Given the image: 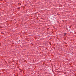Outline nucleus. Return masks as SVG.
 <instances>
[{
	"instance_id": "f257e3e1",
	"label": "nucleus",
	"mask_w": 76,
	"mask_h": 76,
	"mask_svg": "<svg viewBox=\"0 0 76 76\" xmlns=\"http://www.w3.org/2000/svg\"><path fill=\"white\" fill-rule=\"evenodd\" d=\"M65 35H66V33H65Z\"/></svg>"
}]
</instances>
